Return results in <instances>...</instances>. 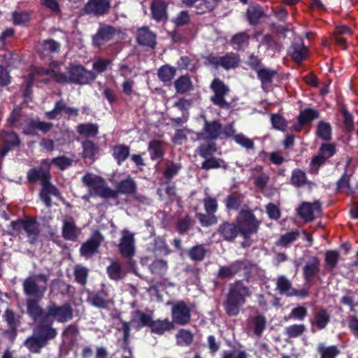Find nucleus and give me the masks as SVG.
<instances>
[{
    "mask_svg": "<svg viewBox=\"0 0 358 358\" xmlns=\"http://www.w3.org/2000/svg\"><path fill=\"white\" fill-rule=\"evenodd\" d=\"M321 210L320 201H315L313 203H303L299 209L298 214L306 222H310L315 219L314 212L320 213Z\"/></svg>",
    "mask_w": 358,
    "mask_h": 358,
    "instance_id": "20",
    "label": "nucleus"
},
{
    "mask_svg": "<svg viewBox=\"0 0 358 358\" xmlns=\"http://www.w3.org/2000/svg\"><path fill=\"white\" fill-rule=\"evenodd\" d=\"M136 184L134 180L128 176L124 180H122L116 186V189H114L117 196L120 194L125 195H134L136 192Z\"/></svg>",
    "mask_w": 358,
    "mask_h": 358,
    "instance_id": "29",
    "label": "nucleus"
},
{
    "mask_svg": "<svg viewBox=\"0 0 358 358\" xmlns=\"http://www.w3.org/2000/svg\"><path fill=\"white\" fill-rule=\"evenodd\" d=\"M44 314L52 322L55 320L59 323H66L73 317V309L69 303H64L58 306L55 302H51L44 309Z\"/></svg>",
    "mask_w": 358,
    "mask_h": 358,
    "instance_id": "8",
    "label": "nucleus"
},
{
    "mask_svg": "<svg viewBox=\"0 0 358 358\" xmlns=\"http://www.w3.org/2000/svg\"><path fill=\"white\" fill-rule=\"evenodd\" d=\"M152 274L160 278L165 275L168 270V263L162 259H157L149 266Z\"/></svg>",
    "mask_w": 358,
    "mask_h": 358,
    "instance_id": "41",
    "label": "nucleus"
},
{
    "mask_svg": "<svg viewBox=\"0 0 358 358\" xmlns=\"http://www.w3.org/2000/svg\"><path fill=\"white\" fill-rule=\"evenodd\" d=\"M236 222L240 230V234L248 240L252 234L258 231L260 222L256 218L251 210L242 209L236 218Z\"/></svg>",
    "mask_w": 358,
    "mask_h": 358,
    "instance_id": "7",
    "label": "nucleus"
},
{
    "mask_svg": "<svg viewBox=\"0 0 358 358\" xmlns=\"http://www.w3.org/2000/svg\"><path fill=\"white\" fill-rule=\"evenodd\" d=\"M203 119V127L197 134L198 138L203 140H217L222 134V125L218 120L209 121L206 116Z\"/></svg>",
    "mask_w": 358,
    "mask_h": 358,
    "instance_id": "11",
    "label": "nucleus"
},
{
    "mask_svg": "<svg viewBox=\"0 0 358 358\" xmlns=\"http://www.w3.org/2000/svg\"><path fill=\"white\" fill-rule=\"evenodd\" d=\"M324 256L325 268L331 272L338 264L340 253L336 250H327Z\"/></svg>",
    "mask_w": 358,
    "mask_h": 358,
    "instance_id": "46",
    "label": "nucleus"
},
{
    "mask_svg": "<svg viewBox=\"0 0 358 358\" xmlns=\"http://www.w3.org/2000/svg\"><path fill=\"white\" fill-rule=\"evenodd\" d=\"M206 253V248L201 244L196 245L187 251V255L194 262L203 261Z\"/></svg>",
    "mask_w": 358,
    "mask_h": 358,
    "instance_id": "49",
    "label": "nucleus"
},
{
    "mask_svg": "<svg viewBox=\"0 0 358 358\" xmlns=\"http://www.w3.org/2000/svg\"><path fill=\"white\" fill-rule=\"evenodd\" d=\"M194 220L188 215L179 220L176 224V229L180 234L186 233L194 224Z\"/></svg>",
    "mask_w": 358,
    "mask_h": 358,
    "instance_id": "56",
    "label": "nucleus"
},
{
    "mask_svg": "<svg viewBox=\"0 0 358 358\" xmlns=\"http://www.w3.org/2000/svg\"><path fill=\"white\" fill-rule=\"evenodd\" d=\"M47 74L59 84L73 83L83 85L92 83L96 78L94 73L87 71L81 65H70L66 69V73L51 70L48 71Z\"/></svg>",
    "mask_w": 358,
    "mask_h": 358,
    "instance_id": "4",
    "label": "nucleus"
},
{
    "mask_svg": "<svg viewBox=\"0 0 358 358\" xmlns=\"http://www.w3.org/2000/svg\"><path fill=\"white\" fill-rule=\"evenodd\" d=\"M316 134L324 141H330L331 139V125L327 122L320 121L317 126Z\"/></svg>",
    "mask_w": 358,
    "mask_h": 358,
    "instance_id": "52",
    "label": "nucleus"
},
{
    "mask_svg": "<svg viewBox=\"0 0 358 358\" xmlns=\"http://www.w3.org/2000/svg\"><path fill=\"white\" fill-rule=\"evenodd\" d=\"M250 36L246 32H239L234 35L231 40L230 43L237 50H243L249 45Z\"/></svg>",
    "mask_w": 358,
    "mask_h": 358,
    "instance_id": "33",
    "label": "nucleus"
},
{
    "mask_svg": "<svg viewBox=\"0 0 358 358\" xmlns=\"http://www.w3.org/2000/svg\"><path fill=\"white\" fill-rule=\"evenodd\" d=\"M205 161L202 162L201 168L203 170H210L213 169H218L222 168L224 169H227L228 165L226 162L220 158H215L212 157H208V158H204Z\"/></svg>",
    "mask_w": 358,
    "mask_h": 358,
    "instance_id": "45",
    "label": "nucleus"
},
{
    "mask_svg": "<svg viewBox=\"0 0 358 358\" xmlns=\"http://www.w3.org/2000/svg\"><path fill=\"white\" fill-rule=\"evenodd\" d=\"M110 8L109 0H89L83 10L87 14L100 16L107 13Z\"/></svg>",
    "mask_w": 358,
    "mask_h": 358,
    "instance_id": "16",
    "label": "nucleus"
},
{
    "mask_svg": "<svg viewBox=\"0 0 358 358\" xmlns=\"http://www.w3.org/2000/svg\"><path fill=\"white\" fill-rule=\"evenodd\" d=\"M257 265L251 261L243 259L236 260L229 265L220 266L217 277L220 279H231L236 275L243 273L246 281H249L253 271H256Z\"/></svg>",
    "mask_w": 358,
    "mask_h": 358,
    "instance_id": "5",
    "label": "nucleus"
},
{
    "mask_svg": "<svg viewBox=\"0 0 358 358\" xmlns=\"http://www.w3.org/2000/svg\"><path fill=\"white\" fill-rule=\"evenodd\" d=\"M319 112L313 108H306L301 111L299 115L298 121L300 124L299 127L296 129L297 131L301 130V127L306 124L315 119L319 117Z\"/></svg>",
    "mask_w": 358,
    "mask_h": 358,
    "instance_id": "40",
    "label": "nucleus"
},
{
    "mask_svg": "<svg viewBox=\"0 0 358 358\" xmlns=\"http://www.w3.org/2000/svg\"><path fill=\"white\" fill-rule=\"evenodd\" d=\"M317 351L321 355V358H335L340 352L336 346L325 347L323 344L319 345Z\"/></svg>",
    "mask_w": 358,
    "mask_h": 358,
    "instance_id": "59",
    "label": "nucleus"
},
{
    "mask_svg": "<svg viewBox=\"0 0 358 358\" xmlns=\"http://www.w3.org/2000/svg\"><path fill=\"white\" fill-rule=\"evenodd\" d=\"M62 112L66 113L69 116H77L78 115V110L77 108L66 106L64 101L61 99L55 103L53 110L45 113V115L50 120H55Z\"/></svg>",
    "mask_w": 358,
    "mask_h": 358,
    "instance_id": "22",
    "label": "nucleus"
},
{
    "mask_svg": "<svg viewBox=\"0 0 358 358\" xmlns=\"http://www.w3.org/2000/svg\"><path fill=\"white\" fill-rule=\"evenodd\" d=\"M176 69L166 64L161 66L157 71L159 79L163 83L170 82L176 76Z\"/></svg>",
    "mask_w": 358,
    "mask_h": 358,
    "instance_id": "47",
    "label": "nucleus"
},
{
    "mask_svg": "<svg viewBox=\"0 0 358 358\" xmlns=\"http://www.w3.org/2000/svg\"><path fill=\"white\" fill-rule=\"evenodd\" d=\"M262 44L265 45L267 50H271L275 52H280L282 45L274 40L271 34H266L262 39Z\"/></svg>",
    "mask_w": 358,
    "mask_h": 358,
    "instance_id": "60",
    "label": "nucleus"
},
{
    "mask_svg": "<svg viewBox=\"0 0 358 358\" xmlns=\"http://www.w3.org/2000/svg\"><path fill=\"white\" fill-rule=\"evenodd\" d=\"M247 20L250 25H257L260 20L266 16L263 8L259 5L250 6L247 9Z\"/></svg>",
    "mask_w": 358,
    "mask_h": 358,
    "instance_id": "31",
    "label": "nucleus"
},
{
    "mask_svg": "<svg viewBox=\"0 0 358 358\" xmlns=\"http://www.w3.org/2000/svg\"><path fill=\"white\" fill-rule=\"evenodd\" d=\"M107 273L109 277L115 280H120L122 276V268L118 262H113L107 268Z\"/></svg>",
    "mask_w": 358,
    "mask_h": 358,
    "instance_id": "64",
    "label": "nucleus"
},
{
    "mask_svg": "<svg viewBox=\"0 0 358 358\" xmlns=\"http://www.w3.org/2000/svg\"><path fill=\"white\" fill-rule=\"evenodd\" d=\"M206 141V143H201L196 149V152L202 158L212 157L217 151V146L214 141Z\"/></svg>",
    "mask_w": 358,
    "mask_h": 358,
    "instance_id": "36",
    "label": "nucleus"
},
{
    "mask_svg": "<svg viewBox=\"0 0 358 358\" xmlns=\"http://www.w3.org/2000/svg\"><path fill=\"white\" fill-rule=\"evenodd\" d=\"M130 155V148L124 144H118L113 148V157L118 165L125 161Z\"/></svg>",
    "mask_w": 358,
    "mask_h": 358,
    "instance_id": "37",
    "label": "nucleus"
},
{
    "mask_svg": "<svg viewBox=\"0 0 358 358\" xmlns=\"http://www.w3.org/2000/svg\"><path fill=\"white\" fill-rule=\"evenodd\" d=\"M29 317L35 322V326L32 334L26 338L23 345L31 353L39 354L49 341L57 337L58 332L53 327L54 322L45 315L44 308L41 315Z\"/></svg>",
    "mask_w": 358,
    "mask_h": 358,
    "instance_id": "2",
    "label": "nucleus"
},
{
    "mask_svg": "<svg viewBox=\"0 0 358 358\" xmlns=\"http://www.w3.org/2000/svg\"><path fill=\"white\" fill-rule=\"evenodd\" d=\"M210 87L214 92V95L210 97V101L221 108L229 109L231 105L224 99V96L229 92V87L220 78H215L213 80Z\"/></svg>",
    "mask_w": 358,
    "mask_h": 358,
    "instance_id": "10",
    "label": "nucleus"
},
{
    "mask_svg": "<svg viewBox=\"0 0 358 358\" xmlns=\"http://www.w3.org/2000/svg\"><path fill=\"white\" fill-rule=\"evenodd\" d=\"M119 250L124 258H130L134 255L135 246L133 234L127 232L122 237L119 244Z\"/></svg>",
    "mask_w": 358,
    "mask_h": 358,
    "instance_id": "19",
    "label": "nucleus"
},
{
    "mask_svg": "<svg viewBox=\"0 0 358 358\" xmlns=\"http://www.w3.org/2000/svg\"><path fill=\"white\" fill-rule=\"evenodd\" d=\"M330 321V315L324 308H321L315 314V320L311 324L316 325L319 329H324Z\"/></svg>",
    "mask_w": 358,
    "mask_h": 358,
    "instance_id": "48",
    "label": "nucleus"
},
{
    "mask_svg": "<svg viewBox=\"0 0 358 358\" xmlns=\"http://www.w3.org/2000/svg\"><path fill=\"white\" fill-rule=\"evenodd\" d=\"M252 290L242 280H236L229 285L228 293L223 304L227 315H237L246 298L252 295Z\"/></svg>",
    "mask_w": 358,
    "mask_h": 358,
    "instance_id": "3",
    "label": "nucleus"
},
{
    "mask_svg": "<svg viewBox=\"0 0 358 358\" xmlns=\"http://www.w3.org/2000/svg\"><path fill=\"white\" fill-rule=\"evenodd\" d=\"M248 326L252 329L255 336L260 337L264 330L266 329V319L263 315L257 314L248 319Z\"/></svg>",
    "mask_w": 358,
    "mask_h": 358,
    "instance_id": "30",
    "label": "nucleus"
},
{
    "mask_svg": "<svg viewBox=\"0 0 358 358\" xmlns=\"http://www.w3.org/2000/svg\"><path fill=\"white\" fill-rule=\"evenodd\" d=\"M289 53L294 62L300 63L308 57V49L304 45L303 41L300 39L299 41L292 43L289 50Z\"/></svg>",
    "mask_w": 358,
    "mask_h": 358,
    "instance_id": "26",
    "label": "nucleus"
},
{
    "mask_svg": "<svg viewBox=\"0 0 358 358\" xmlns=\"http://www.w3.org/2000/svg\"><path fill=\"white\" fill-rule=\"evenodd\" d=\"M196 218L203 227H210L217 223V217L214 213H207L206 214L197 213Z\"/></svg>",
    "mask_w": 358,
    "mask_h": 358,
    "instance_id": "58",
    "label": "nucleus"
},
{
    "mask_svg": "<svg viewBox=\"0 0 358 358\" xmlns=\"http://www.w3.org/2000/svg\"><path fill=\"white\" fill-rule=\"evenodd\" d=\"M41 185L42 188L40 192V197L46 206H51L52 201L50 196V195H54L58 198L62 197L59 189L51 184L50 180H48Z\"/></svg>",
    "mask_w": 358,
    "mask_h": 358,
    "instance_id": "25",
    "label": "nucleus"
},
{
    "mask_svg": "<svg viewBox=\"0 0 358 358\" xmlns=\"http://www.w3.org/2000/svg\"><path fill=\"white\" fill-rule=\"evenodd\" d=\"M3 318L8 327H18L21 324L20 316L10 308L5 310Z\"/></svg>",
    "mask_w": 358,
    "mask_h": 358,
    "instance_id": "54",
    "label": "nucleus"
},
{
    "mask_svg": "<svg viewBox=\"0 0 358 358\" xmlns=\"http://www.w3.org/2000/svg\"><path fill=\"white\" fill-rule=\"evenodd\" d=\"M76 131L86 138L95 137L99 132V127L92 123L80 124L76 127Z\"/></svg>",
    "mask_w": 358,
    "mask_h": 358,
    "instance_id": "39",
    "label": "nucleus"
},
{
    "mask_svg": "<svg viewBox=\"0 0 358 358\" xmlns=\"http://www.w3.org/2000/svg\"><path fill=\"white\" fill-rule=\"evenodd\" d=\"M165 143L159 140H152L148 144V150L152 160L162 159L164 155Z\"/></svg>",
    "mask_w": 358,
    "mask_h": 358,
    "instance_id": "34",
    "label": "nucleus"
},
{
    "mask_svg": "<svg viewBox=\"0 0 358 358\" xmlns=\"http://www.w3.org/2000/svg\"><path fill=\"white\" fill-rule=\"evenodd\" d=\"M191 310L183 301H178L171 308L172 323L185 325L191 321Z\"/></svg>",
    "mask_w": 358,
    "mask_h": 358,
    "instance_id": "13",
    "label": "nucleus"
},
{
    "mask_svg": "<svg viewBox=\"0 0 358 358\" xmlns=\"http://www.w3.org/2000/svg\"><path fill=\"white\" fill-rule=\"evenodd\" d=\"M89 270L86 267L77 265L74 268L75 280L81 285H85L87 282Z\"/></svg>",
    "mask_w": 358,
    "mask_h": 358,
    "instance_id": "62",
    "label": "nucleus"
},
{
    "mask_svg": "<svg viewBox=\"0 0 358 358\" xmlns=\"http://www.w3.org/2000/svg\"><path fill=\"white\" fill-rule=\"evenodd\" d=\"M104 180L101 177L93 175L92 173H86L82 178L83 183L90 188V195H93V191Z\"/></svg>",
    "mask_w": 358,
    "mask_h": 358,
    "instance_id": "43",
    "label": "nucleus"
},
{
    "mask_svg": "<svg viewBox=\"0 0 358 358\" xmlns=\"http://www.w3.org/2000/svg\"><path fill=\"white\" fill-rule=\"evenodd\" d=\"M151 331L153 333L162 335L167 331L172 330L174 328L173 324L167 319L164 320H155L151 324Z\"/></svg>",
    "mask_w": 358,
    "mask_h": 358,
    "instance_id": "44",
    "label": "nucleus"
},
{
    "mask_svg": "<svg viewBox=\"0 0 358 358\" xmlns=\"http://www.w3.org/2000/svg\"><path fill=\"white\" fill-rule=\"evenodd\" d=\"M80 234L73 217L63 220L62 236L65 240L75 241Z\"/></svg>",
    "mask_w": 358,
    "mask_h": 358,
    "instance_id": "21",
    "label": "nucleus"
},
{
    "mask_svg": "<svg viewBox=\"0 0 358 358\" xmlns=\"http://www.w3.org/2000/svg\"><path fill=\"white\" fill-rule=\"evenodd\" d=\"M152 245L154 252H158L163 255H167L171 252V250L163 236L155 237Z\"/></svg>",
    "mask_w": 358,
    "mask_h": 358,
    "instance_id": "53",
    "label": "nucleus"
},
{
    "mask_svg": "<svg viewBox=\"0 0 358 358\" xmlns=\"http://www.w3.org/2000/svg\"><path fill=\"white\" fill-rule=\"evenodd\" d=\"M51 287L55 289L62 296L69 295L71 292V285L62 279H54L51 281Z\"/></svg>",
    "mask_w": 358,
    "mask_h": 358,
    "instance_id": "55",
    "label": "nucleus"
},
{
    "mask_svg": "<svg viewBox=\"0 0 358 358\" xmlns=\"http://www.w3.org/2000/svg\"><path fill=\"white\" fill-rule=\"evenodd\" d=\"M93 195L98 196L103 199H117V194L110 189L104 180L99 186L93 191Z\"/></svg>",
    "mask_w": 358,
    "mask_h": 358,
    "instance_id": "42",
    "label": "nucleus"
},
{
    "mask_svg": "<svg viewBox=\"0 0 358 358\" xmlns=\"http://www.w3.org/2000/svg\"><path fill=\"white\" fill-rule=\"evenodd\" d=\"M174 87L176 93L179 94H185L193 90V84L189 76L184 75L180 76L174 81Z\"/></svg>",
    "mask_w": 358,
    "mask_h": 358,
    "instance_id": "32",
    "label": "nucleus"
},
{
    "mask_svg": "<svg viewBox=\"0 0 358 358\" xmlns=\"http://www.w3.org/2000/svg\"><path fill=\"white\" fill-rule=\"evenodd\" d=\"M176 338L178 344L189 345L193 341L194 335L189 330L180 329L176 334Z\"/></svg>",
    "mask_w": 358,
    "mask_h": 358,
    "instance_id": "63",
    "label": "nucleus"
},
{
    "mask_svg": "<svg viewBox=\"0 0 358 358\" xmlns=\"http://www.w3.org/2000/svg\"><path fill=\"white\" fill-rule=\"evenodd\" d=\"M10 227L13 231H16V234L11 231H8L7 234L15 236L23 229L27 234L29 243L31 245L36 244L41 231L36 217H26L24 219H17L11 222Z\"/></svg>",
    "mask_w": 358,
    "mask_h": 358,
    "instance_id": "6",
    "label": "nucleus"
},
{
    "mask_svg": "<svg viewBox=\"0 0 358 358\" xmlns=\"http://www.w3.org/2000/svg\"><path fill=\"white\" fill-rule=\"evenodd\" d=\"M257 74L262 86H264L266 84H271L273 82V79L277 75V72L275 70L262 67L257 71Z\"/></svg>",
    "mask_w": 358,
    "mask_h": 358,
    "instance_id": "50",
    "label": "nucleus"
},
{
    "mask_svg": "<svg viewBox=\"0 0 358 358\" xmlns=\"http://www.w3.org/2000/svg\"><path fill=\"white\" fill-rule=\"evenodd\" d=\"M167 3L163 0H153L150 4L152 17L157 22L166 21L168 18Z\"/></svg>",
    "mask_w": 358,
    "mask_h": 358,
    "instance_id": "24",
    "label": "nucleus"
},
{
    "mask_svg": "<svg viewBox=\"0 0 358 358\" xmlns=\"http://www.w3.org/2000/svg\"><path fill=\"white\" fill-rule=\"evenodd\" d=\"M117 31L114 27L101 23L97 32L92 36V44L96 48H101L106 42L113 39Z\"/></svg>",
    "mask_w": 358,
    "mask_h": 358,
    "instance_id": "14",
    "label": "nucleus"
},
{
    "mask_svg": "<svg viewBox=\"0 0 358 358\" xmlns=\"http://www.w3.org/2000/svg\"><path fill=\"white\" fill-rule=\"evenodd\" d=\"M82 147L83 149V157L84 159H89L91 160V162H94L95 155L99 152L98 145L92 141L86 140L82 143Z\"/></svg>",
    "mask_w": 358,
    "mask_h": 358,
    "instance_id": "38",
    "label": "nucleus"
},
{
    "mask_svg": "<svg viewBox=\"0 0 358 358\" xmlns=\"http://www.w3.org/2000/svg\"><path fill=\"white\" fill-rule=\"evenodd\" d=\"M321 263L320 259L313 256L311 257L305 264L303 268V275L306 282H311L317 276L320 271Z\"/></svg>",
    "mask_w": 358,
    "mask_h": 358,
    "instance_id": "17",
    "label": "nucleus"
},
{
    "mask_svg": "<svg viewBox=\"0 0 358 358\" xmlns=\"http://www.w3.org/2000/svg\"><path fill=\"white\" fill-rule=\"evenodd\" d=\"M108 293L105 290H101L91 294L87 301L94 307L106 309L108 308L110 303V301L108 299Z\"/></svg>",
    "mask_w": 358,
    "mask_h": 358,
    "instance_id": "27",
    "label": "nucleus"
},
{
    "mask_svg": "<svg viewBox=\"0 0 358 358\" xmlns=\"http://www.w3.org/2000/svg\"><path fill=\"white\" fill-rule=\"evenodd\" d=\"M243 196L238 192H234L227 196L225 203L228 210H238L242 202Z\"/></svg>",
    "mask_w": 358,
    "mask_h": 358,
    "instance_id": "51",
    "label": "nucleus"
},
{
    "mask_svg": "<svg viewBox=\"0 0 358 358\" xmlns=\"http://www.w3.org/2000/svg\"><path fill=\"white\" fill-rule=\"evenodd\" d=\"M50 179V162L48 159L42 160L38 167L31 169L27 172V180L29 183H35L40 180L42 185Z\"/></svg>",
    "mask_w": 358,
    "mask_h": 358,
    "instance_id": "12",
    "label": "nucleus"
},
{
    "mask_svg": "<svg viewBox=\"0 0 358 358\" xmlns=\"http://www.w3.org/2000/svg\"><path fill=\"white\" fill-rule=\"evenodd\" d=\"M220 0H198L194 6L195 12L202 15L212 12L218 5Z\"/></svg>",
    "mask_w": 358,
    "mask_h": 358,
    "instance_id": "35",
    "label": "nucleus"
},
{
    "mask_svg": "<svg viewBox=\"0 0 358 358\" xmlns=\"http://www.w3.org/2000/svg\"><path fill=\"white\" fill-rule=\"evenodd\" d=\"M103 241V237L99 231H96L92 236L84 243L80 249V254L83 257H92L98 252L99 248Z\"/></svg>",
    "mask_w": 358,
    "mask_h": 358,
    "instance_id": "15",
    "label": "nucleus"
},
{
    "mask_svg": "<svg viewBox=\"0 0 358 358\" xmlns=\"http://www.w3.org/2000/svg\"><path fill=\"white\" fill-rule=\"evenodd\" d=\"M137 43L143 46L155 48L156 45V35L148 27H141L136 34Z\"/></svg>",
    "mask_w": 358,
    "mask_h": 358,
    "instance_id": "23",
    "label": "nucleus"
},
{
    "mask_svg": "<svg viewBox=\"0 0 358 358\" xmlns=\"http://www.w3.org/2000/svg\"><path fill=\"white\" fill-rule=\"evenodd\" d=\"M291 183L295 187H299L307 183L306 175L300 169H295L292 173Z\"/></svg>",
    "mask_w": 358,
    "mask_h": 358,
    "instance_id": "57",
    "label": "nucleus"
},
{
    "mask_svg": "<svg viewBox=\"0 0 358 358\" xmlns=\"http://www.w3.org/2000/svg\"><path fill=\"white\" fill-rule=\"evenodd\" d=\"M53 127L52 122H46L39 120L31 119L28 123V129L24 134L28 135H35L37 131H41L43 134L48 133Z\"/></svg>",
    "mask_w": 358,
    "mask_h": 358,
    "instance_id": "28",
    "label": "nucleus"
},
{
    "mask_svg": "<svg viewBox=\"0 0 358 358\" xmlns=\"http://www.w3.org/2000/svg\"><path fill=\"white\" fill-rule=\"evenodd\" d=\"M217 231L224 240L229 242L234 241L240 234L237 223L229 222H224L220 224Z\"/></svg>",
    "mask_w": 358,
    "mask_h": 358,
    "instance_id": "18",
    "label": "nucleus"
},
{
    "mask_svg": "<svg viewBox=\"0 0 358 358\" xmlns=\"http://www.w3.org/2000/svg\"><path fill=\"white\" fill-rule=\"evenodd\" d=\"M50 165L53 164L59 169L64 171L72 165L73 159L67 157L66 156L62 155L53 158L52 160H50Z\"/></svg>",
    "mask_w": 358,
    "mask_h": 358,
    "instance_id": "61",
    "label": "nucleus"
},
{
    "mask_svg": "<svg viewBox=\"0 0 358 358\" xmlns=\"http://www.w3.org/2000/svg\"><path fill=\"white\" fill-rule=\"evenodd\" d=\"M49 275L45 273L29 274L22 281V289L26 299L27 313L36 317L43 313L40 302L48 290Z\"/></svg>",
    "mask_w": 358,
    "mask_h": 358,
    "instance_id": "1",
    "label": "nucleus"
},
{
    "mask_svg": "<svg viewBox=\"0 0 358 358\" xmlns=\"http://www.w3.org/2000/svg\"><path fill=\"white\" fill-rule=\"evenodd\" d=\"M204 59L205 65H210L215 69L222 67L227 71L237 68L241 62L239 55L233 52H227L221 57L210 54L205 57Z\"/></svg>",
    "mask_w": 358,
    "mask_h": 358,
    "instance_id": "9",
    "label": "nucleus"
}]
</instances>
